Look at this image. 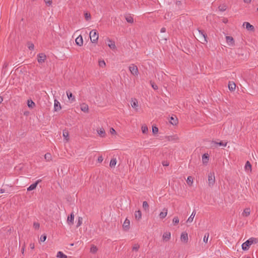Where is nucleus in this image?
<instances>
[{"mask_svg":"<svg viewBox=\"0 0 258 258\" xmlns=\"http://www.w3.org/2000/svg\"><path fill=\"white\" fill-rule=\"evenodd\" d=\"M253 244L252 239H248L242 244V248L243 250H247L249 249L250 246Z\"/></svg>","mask_w":258,"mask_h":258,"instance_id":"obj_6","label":"nucleus"},{"mask_svg":"<svg viewBox=\"0 0 258 258\" xmlns=\"http://www.w3.org/2000/svg\"><path fill=\"white\" fill-rule=\"evenodd\" d=\"M138 248H139V246H135L133 247V249L134 250L137 251L138 250Z\"/></svg>","mask_w":258,"mask_h":258,"instance_id":"obj_57","label":"nucleus"},{"mask_svg":"<svg viewBox=\"0 0 258 258\" xmlns=\"http://www.w3.org/2000/svg\"><path fill=\"white\" fill-rule=\"evenodd\" d=\"M90 40L93 43H97L99 39V33L97 30L93 29L89 33Z\"/></svg>","mask_w":258,"mask_h":258,"instance_id":"obj_1","label":"nucleus"},{"mask_svg":"<svg viewBox=\"0 0 258 258\" xmlns=\"http://www.w3.org/2000/svg\"><path fill=\"white\" fill-rule=\"evenodd\" d=\"M45 5L47 7H50L52 4V0H44Z\"/></svg>","mask_w":258,"mask_h":258,"instance_id":"obj_42","label":"nucleus"},{"mask_svg":"<svg viewBox=\"0 0 258 258\" xmlns=\"http://www.w3.org/2000/svg\"><path fill=\"white\" fill-rule=\"evenodd\" d=\"M173 223L174 224H177L179 223V219L177 217H174L173 219Z\"/></svg>","mask_w":258,"mask_h":258,"instance_id":"obj_50","label":"nucleus"},{"mask_svg":"<svg viewBox=\"0 0 258 258\" xmlns=\"http://www.w3.org/2000/svg\"><path fill=\"white\" fill-rule=\"evenodd\" d=\"M168 119L169 122L173 125H176L178 123V118L175 115H172Z\"/></svg>","mask_w":258,"mask_h":258,"instance_id":"obj_10","label":"nucleus"},{"mask_svg":"<svg viewBox=\"0 0 258 258\" xmlns=\"http://www.w3.org/2000/svg\"><path fill=\"white\" fill-rule=\"evenodd\" d=\"M83 37L81 35L75 39L76 44L79 46H82L83 45Z\"/></svg>","mask_w":258,"mask_h":258,"instance_id":"obj_15","label":"nucleus"},{"mask_svg":"<svg viewBox=\"0 0 258 258\" xmlns=\"http://www.w3.org/2000/svg\"><path fill=\"white\" fill-rule=\"evenodd\" d=\"M209 236V233H206L204 237V238H203V240H204V242H205V243L208 242Z\"/></svg>","mask_w":258,"mask_h":258,"instance_id":"obj_45","label":"nucleus"},{"mask_svg":"<svg viewBox=\"0 0 258 258\" xmlns=\"http://www.w3.org/2000/svg\"><path fill=\"white\" fill-rule=\"evenodd\" d=\"M117 163L116 159H112L110 160L109 165L111 167H115Z\"/></svg>","mask_w":258,"mask_h":258,"instance_id":"obj_40","label":"nucleus"},{"mask_svg":"<svg viewBox=\"0 0 258 258\" xmlns=\"http://www.w3.org/2000/svg\"><path fill=\"white\" fill-rule=\"evenodd\" d=\"M181 2H180V1H176V5H181Z\"/></svg>","mask_w":258,"mask_h":258,"instance_id":"obj_59","label":"nucleus"},{"mask_svg":"<svg viewBox=\"0 0 258 258\" xmlns=\"http://www.w3.org/2000/svg\"><path fill=\"white\" fill-rule=\"evenodd\" d=\"M98 65L100 68H105L106 67V63L103 59H99L98 61Z\"/></svg>","mask_w":258,"mask_h":258,"instance_id":"obj_35","label":"nucleus"},{"mask_svg":"<svg viewBox=\"0 0 258 258\" xmlns=\"http://www.w3.org/2000/svg\"><path fill=\"white\" fill-rule=\"evenodd\" d=\"M218 9H219V11H220L221 12H224V11H225L226 10V6H224V5L220 6L218 7Z\"/></svg>","mask_w":258,"mask_h":258,"instance_id":"obj_47","label":"nucleus"},{"mask_svg":"<svg viewBox=\"0 0 258 258\" xmlns=\"http://www.w3.org/2000/svg\"><path fill=\"white\" fill-rule=\"evenodd\" d=\"M128 70L133 76L135 77L138 76L139 72L137 66L134 64H131L128 67Z\"/></svg>","mask_w":258,"mask_h":258,"instance_id":"obj_4","label":"nucleus"},{"mask_svg":"<svg viewBox=\"0 0 258 258\" xmlns=\"http://www.w3.org/2000/svg\"><path fill=\"white\" fill-rule=\"evenodd\" d=\"M199 35H198L199 41L203 44L208 42L207 35L204 30L198 29Z\"/></svg>","mask_w":258,"mask_h":258,"instance_id":"obj_3","label":"nucleus"},{"mask_svg":"<svg viewBox=\"0 0 258 258\" xmlns=\"http://www.w3.org/2000/svg\"><path fill=\"white\" fill-rule=\"evenodd\" d=\"M84 17L87 21H89L91 19V16L89 13L86 12L84 14Z\"/></svg>","mask_w":258,"mask_h":258,"instance_id":"obj_38","label":"nucleus"},{"mask_svg":"<svg viewBox=\"0 0 258 258\" xmlns=\"http://www.w3.org/2000/svg\"><path fill=\"white\" fill-rule=\"evenodd\" d=\"M30 247L32 249H33L35 248V245L34 243H31L30 244Z\"/></svg>","mask_w":258,"mask_h":258,"instance_id":"obj_56","label":"nucleus"},{"mask_svg":"<svg viewBox=\"0 0 258 258\" xmlns=\"http://www.w3.org/2000/svg\"><path fill=\"white\" fill-rule=\"evenodd\" d=\"M151 85H152V88L154 90H156L158 89L157 86L156 84H155L154 83H151Z\"/></svg>","mask_w":258,"mask_h":258,"instance_id":"obj_52","label":"nucleus"},{"mask_svg":"<svg viewBox=\"0 0 258 258\" xmlns=\"http://www.w3.org/2000/svg\"><path fill=\"white\" fill-rule=\"evenodd\" d=\"M44 159L46 161H50L52 160V156L49 153H47L44 155Z\"/></svg>","mask_w":258,"mask_h":258,"instance_id":"obj_33","label":"nucleus"},{"mask_svg":"<svg viewBox=\"0 0 258 258\" xmlns=\"http://www.w3.org/2000/svg\"><path fill=\"white\" fill-rule=\"evenodd\" d=\"M3 98L0 96V104L3 102Z\"/></svg>","mask_w":258,"mask_h":258,"instance_id":"obj_61","label":"nucleus"},{"mask_svg":"<svg viewBox=\"0 0 258 258\" xmlns=\"http://www.w3.org/2000/svg\"><path fill=\"white\" fill-rule=\"evenodd\" d=\"M209 156L208 154H204L202 156V160L204 164L207 163L209 161Z\"/></svg>","mask_w":258,"mask_h":258,"instance_id":"obj_30","label":"nucleus"},{"mask_svg":"<svg viewBox=\"0 0 258 258\" xmlns=\"http://www.w3.org/2000/svg\"><path fill=\"white\" fill-rule=\"evenodd\" d=\"M98 248L96 246L94 245H92L90 248V252L93 254H95L98 251Z\"/></svg>","mask_w":258,"mask_h":258,"instance_id":"obj_29","label":"nucleus"},{"mask_svg":"<svg viewBox=\"0 0 258 258\" xmlns=\"http://www.w3.org/2000/svg\"><path fill=\"white\" fill-rule=\"evenodd\" d=\"M27 105L29 108L33 109L35 107L36 104L32 100L29 99L27 100Z\"/></svg>","mask_w":258,"mask_h":258,"instance_id":"obj_27","label":"nucleus"},{"mask_svg":"<svg viewBox=\"0 0 258 258\" xmlns=\"http://www.w3.org/2000/svg\"><path fill=\"white\" fill-rule=\"evenodd\" d=\"M244 2L247 4H249L251 2V0H243Z\"/></svg>","mask_w":258,"mask_h":258,"instance_id":"obj_58","label":"nucleus"},{"mask_svg":"<svg viewBox=\"0 0 258 258\" xmlns=\"http://www.w3.org/2000/svg\"><path fill=\"white\" fill-rule=\"evenodd\" d=\"M105 44L112 51H115L117 50V46L114 40L107 37L105 39Z\"/></svg>","mask_w":258,"mask_h":258,"instance_id":"obj_2","label":"nucleus"},{"mask_svg":"<svg viewBox=\"0 0 258 258\" xmlns=\"http://www.w3.org/2000/svg\"><path fill=\"white\" fill-rule=\"evenodd\" d=\"M226 40L229 46H233L234 45V40L232 37L229 36H226Z\"/></svg>","mask_w":258,"mask_h":258,"instance_id":"obj_14","label":"nucleus"},{"mask_svg":"<svg viewBox=\"0 0 258 258\" xmlns=\"http://www.w3.org/2000/svg\"><path fill=\"white\" fill-rule=\"evenodd\" d=\"M46 236L45 235H42L40 238V241L42 242L45 241L46 240Z\"/></svg>","mask_w":258,"mask_h":258,"instance_id":"obj_49","label":"nucleus"},{"mask_svg":"<svg viewBox=\"0 0 258 258\" xmlns=\"http://www.w3.org/2000/svg\"><path fill=\"white\" fill-rule=\"evenodd\" d=\"M171 237V233L170 232H166L162 235V239L164 241H168Z\"/></svg>","mask_w":258,"mask_h":258,"instance_id":"obj_21","label":"nucleus"},{"mask_svg":"<svg viewBox=\"0 0 258 258\" xmlns=\"http://www.w3.org/2000/svg\"><path fill=\"white\" fill-rule=\"evenodd\" d=\"M109 133L111 135H113V136H116L117 135V133L115 131V130L111 127L110 128L109 130Z\"/></svg>","mask_w":258,"mask_h":258,"instance_id":"obj_44","label":"nucleus"},{"mask_svg":"<svg viewBox=\"0 0 258 258\" xmlns=\"http://www.w3.org/2000/svg\"><path fill=\"white\" fill-rule=\"evenodd\" d=\"M135 218L137 221H140L142 218V213L140 210H138L135 212Z\"/></svg>","mask_w":258,"mask_h":258,"instance_id":"obj_25","label":"nucleus"},{"mask_svg":"<svg viewBox=\"0 0 258 258\" xmlns=\"http://www.w3.org/2000/svg\"><path fill=\"white\" fill-rule=\"evenodd\" d=\"M245 169L246 170H251V165L249 161H247L245 165Z\"/></svg>","mask_w":258,"mask_h":258,"instance_id":"obj_39","label":"nucleus"},{"mask_svg":"<svg viewBox=\"0 0 258 258\" xmlns=\"http://www.w3.org/2000/svg\"><path fill=\"white\" fill-rule=\"evenodd\" d=\"M158 132V128L155 126L153 125L152 126V133L153 134H156Z\"/></svg>","mask_w":258,"mask_h":258,"instance_id":"obj_43","label":"nucleus"},{"mask_svg":"<svg viewBox=\"0 0 258 258\" xmlns=\"http://www.w3.org/2000/svg\"><path fill=\"white\" fill-rule=\"evenodd\" d=\"M103 160V158L102 156H99L97 159V161L99 163H101Z\"/></svg>","mask_w":258,"mask_h":258,"instance_id":"obj_51","label":"nucleus"},{"mask_svg":"<svg viewBox=\"0 0 258 258\" xmlns=\"http://www.w3.org/2000/svg\"><path fill=\"white\" fill-rule=\"evenodd\" d=\"M56 257L57 258H67V255L62 252L59 251L57 252Z\"/></svg>","mask_w":258,"mask_h":258,"instance_id":"obj_34","label":"nucleus"},{"mask_svg":"<svg viewBox=\"0 0 258 258\" xmlns=\"http://www.w3.org/2000/svg\"><path fill=\"white\" fill-rule=\"evenodd\" d=\"M243 26H245L246 29L250 31H254V27L248 22H244L243 24Z\"/></svg>","mask_w":258,"mask_h":258,"instance_id":"obj_26","label":"nucleus"},{"mask_svg":"<svg viewBox=\"0 0 258 258\" xmlns=\"http://www.w3.org/2000/svg\"><path fill=\"white\" fill-rule=\"evenodd\" d=\"M143 208L145 212H148L149 210V206L146 201L143 203Z\"/></svg>","mask_w":258,"mask_h":258,"instance_id":"obj_32","label":"nucleus"},{"mask_svg":"<svg viewBox=\"0 0 258 258\" xmlns=\"http://www.w3.org/2000/svg\"><path fill=\"white\" fill-rule=\"evenodd\" d=\"M80 109L84 113H87L89 112V106L85 103L80 104Z\"/></svg>","mask_w":258,"mask_h":258,"instance_id":"obj_13","label":"nucleus"},{"mask_svg":"<svg viewBox=\"0 0 258 258\" xmlns=\"http://www.w3.org/2000/svg\"><path fill=\"white\" fill-rule=\"evenodd\" d=\"M236 85L233 82H229L228 84V88L230 91H233L235 89Z\"/></svg>","mask_w":258,"mask_h":258,"instance_id":"obj_28","label":"nucleus"},{"mask_svg":"<svg viewBox=\"0 0 258 258\" xmlns=\"http://www.w3.org/2000/svg\"><path fill=\"white\" fill-rule=\"evenodd\" d=\"M4 190L3 189H0V193H4Z\"/></svg>","mask_w":258,"mask_h":258,"instance_id":"obj_63","label":"nucleus"},{"mask_svg":"<svg viewBox=\"0 0 258 258\" xmlns=\"http://www.w3.org/2000/svg\"><path fill=\"white\" fill-rule=\"evenodd\" d=\"M250 209L249 208H246L244 211H243V213H242L243 215L245 216V217H247L248 216H249L250 215Z\"/></svg>","mask_w":258,"mask_h":258,"instance_id":"obj_37","label":"nucleus"},{"mask_svg":"<svg viewBox=\"0 0 258 258\" xmlns=\"http://www.w3.org/2000/svg\"><path fill=\"white\" fill-rule=\"evenodd\" d=\"M215 182V177L214 173L210 172L208 174V184L210 186H212Z\"/></svg>","mask_w":258,"mask_h":258,"instance_id":"obj_7","label":"nucleus"},{"mask_svg":"<svg viewBox=\"0 0 258 258\" xmlns=\"http://www.w3.org/2000/svg\"><path fill=\"white\" fill-rule=\"evenodd\" d=\"M167 214V210L166 209H162V219L165 218Z\"/></svg>","mask_w":258,"mask_h":258,"instance_id":"obj_46","label":"nucleus"},{"mask_svg":"<svg viewBox=\"0 0 258 258\" xmlns=\"http://www.w3.org/2000/svg\"><path fill=\"white\" fill-rule=\"evenodd\" d=\"M41 181L40 180H37L35 183L32 184L31 185H30L27 189V191H31V190H34L38 184Z\"/></svg>","mask_w":258,"mask_h":258,"instance_id":"obj_18","label":"nucleus"},{"mask_svg":"<svg viewBox=\"0 0 258 258\" xmlns=\"http://www.w3.org/2000/svg\"><path fill=\"white\" fill-rule=\"evenodd\" d=\"M141 131L144 135H147L149 133V128L146 124H143L141 125Z\"/></svg>","mask_w":258,"mask_h":258,"instance_id":"obj_20","label":"nucleus"},{"mask_svg":"<svg viewBox=\"0 0 258 258\" xmlns=\"http://www.w3.org/2000/svg\"><path fill=\"white\" fill-rule=\"evenodd\" d=\"M46 59V55L43 53L39 54L37 56V60L39 63H43Z\"/></svg>","mask_w":258,"mask_h":258,"instance_id":"obj_16","label":"nucleus"},{"mask_svg":"<svg viewBox=\"0 0 258 258\" xmlns=\"http://www.w3.org/2000/svg\"><path fill=\"white\" fill-rule=\"evenodd\" d=\"M125 20L129 23L133 24L134 22L133 16L131 15H127L125 17Z\"/></svg>","mask_w":258,"mask_h":258,"instance_id":"obj_31","label":"nucleus"},{"mask_svg":"<svg viewBox=\"0 0 258 258\" xmlns=\"http://www.w3.org/2000/svg\"><path fill=\"white\" fill-rule=\"evenodd\" d=\"M186 182H187V183L189 185H191L193 182V178L191 176H188L187 177V179L186 180Z\"/></svg>","mask_w":258,"mask_h":258,"instance_id":"obj_41","label":"nucleus"},{"mask_svg":"<svg viewBox=\"0 0 258 258\" xmlns=\"http://www.w3.org/2000/svg\"><path fill=\"white\" fill-rule=\"evenodd\" d=\"M165 139L168 141H175L178 139V138L177 136V135H173L170 136H166L165 137Z\"/></svg>","mask_w":258,"mask_h":258,"instance_id":"obj_24","label":"nucleus"},{"mask_svg":"<svg viewBox=\"0 0 258 258\" xmlns=\"http://www.w3.org/2000/svg\"><path fill=\"white\" fill-rule=\"evenodd\" d=\"M169 162L167 161L166 162H162V165L165 166H167L169 165Z\"/></svg>","mask_w":258,"mask_h":258,"instance_id":"obj_54","label":"nucleus"},{"mask_svg":"<svg viewBox=\"0 0 258 258\" xmlns=\"http://www.w3.org/2000/svg\"><path fill=\"white\" fill-rule=\"evenodd\" d=\"M97 132L98 135L101 137H105L106 136V133L104 129L102 127L98 128L97 130Z\"/></svg>","mask_w":258,"mask_h":258,"instance_id":"obj_19","label":"nucleus"},{"mask_svg":"<svg viewBox=\"0 0 258 258\" xmlns=\"http://www.w3.org/2000/svg\"><path fill=\"white\" fill-rule=\"evenodd\" d=\"M24 248H23L22 250V253L24 252Z\"/></svg>","mask_w":258,"mask_h":258,"instance_id":"obj_64","label":"nucleus"},{"mask_svg":"<svg viewBox=\"0 0 258 258\" xmlns=\"http://www.w3.org/2000/svg\"><path fill=\"white\" fill-rule=\"evenodd\" d=\"M180 239L182 241L187 243L188 241V235L185 232L182 233L180 236Z\"/></svg>","mask_w":258,"mask_h":258,"instance_id":"obj_23","label":"nucleus"},{"mask_svg":"<svg viewBox=\"0 0 258 258\" xmlns=\"http://www.w3.org/2000/svg\"><path fill=\"white\" fill-rule=\"evenodd\" d=\"M82 222H83L82 218L79 217V219H78V223H77V226L78 227L80 226L82 224Z\"/></svg>","mask_w":258,"mask_h":258,"instance_id":"obj_48","label":"nucleus"},{"mask_svg":"<svg viewBox=\"0 0 258 258\" xmlns=\"http://www.w3.org/2000/svg\"><path fill=\"white\" fill-rule=\"evenodd\" d=\"M54 111L58 112L61 110L62 109L61 105L60 103L57 99L54 100Z\"/></svg>","mask_w":258,"mask_h":258,"instance_id":"obj_8","label":"nucleus"},{"mask_svg":"<svg viewBox=\"0 0 258 258\" xmlns=\"http://www.w3.org/2000/svg\"><path fill=\"white\" fill-rule=\"evenodd\" d=\"M224 23H226L228 22V20L227 19H224L223 21Z\"/></svg>","mask_w":258,"mask_h":258,"instance_id":"obj_60","label":"nucleus"},{"mask_svg":"<svg viewBox=\"0 0 258 258\" xmlns=\"http://www.w3.org/2000/svg\"><path fill=\"white\" fill-rule=\"evenodd\" d=\"M249 239H252L253 243H255L257 242V239L255 238L251 237V238H250Z\"/></svg>","mask_w":258,"mask_h":258,"instance_id":"obj_55","label":"nucleus"},{"mask_svg":"<svg viewBox=\"0 0 258 258\" xmlns=\"http://www.w3.org/2000/svg\"><path fill=\"white\" fill-rule=\"evenodd\" d=\"M130 227V221L127 218H126L123 222L122 227L123 229L127 231L129 230Z\"/></svg>","mask_w":258,"mask_h":258,"instance_id":"obj_11","label":"nucleus"},{"mask_svg":"<svg viewBox=\"0 0 258 258\" xmlns=\"http://www.w3.org/2000/svg\"><path fill=\"white\" fill-rule=\"evenodd\" d=\"M74 215L73 213H72L70 216H68L67 219V223L69 225H72L74 224Z\"/></svg>","mask_w":258,"mask_h":258,"instance_id":"obj_22","label":"nucleus"},{"mask_svg":"<svg viewBox=\"0 0 258 258\" xmlns=\"http://www.w3.org/2000/svg\"><path fill=\"white\" fill-rule=\"evenodd\" d=\"M67 95L68 97V99L70 100L71 102H73L75 101L76 98L75 96H74L72 94V93L69 91H67L66 92Z\"/></svg>","mask_w":258,"mask_h":258,"instance_id":"obj_17","label":"nucleus"},{"mask_svg":"<svg viewBox=\"0 0 258 258\" xmlns=\"http://www.w3.org/2000/svg\"><path fill=\"white\" fill-rule=\"evenodd\" d=\"M227 145V143H224L222 141H221L220 142H217L216 141H212L211 143V148H217L218 145H219L220 146H224L225 147Z\"/></svg>","mask_w":258,"mask_h":258,"instance_id":"obj_9","label":"nucleus"},{"mask_svg":"<svg viewBox=\"0 0 258 258\" xmlns=\"http://www.w3.org/2000/svg\"><path fill=\"white\" fill-rule=\"evenodd\" d=\"M62 136L65 142H68L70 141V136L68 131L64 130L62 132Z\"/></svg>","mask_w":258,"mask_h":258,"instance_id":"obj_12","label":"nucleus"},{"mask_svg":"<svg viewBox=\"0 0 258 258\" xmlns=\"http://www.w3.org/2000/svg\"><path fill=\"white\" fill-rule=\"evenodd\" d=\"M34 44H32V43H30L28 45V48L30 49H34Z\"/></svg>","mask_w":258,"mask_h":258,"instance_id":"obj_53","label":"nucleus"},{"mask_svg":"<svg viewBox=\"0 0 258 258\" xmlns=\"http://www.w3.org/2000/svg\"><path fill=\"white\" fill-rule=\"evenodd\" d=\"M166 31V29L164 27H162V33L165 32Z\"/></svg>","mask_w":258,"mask_h":258,"instance_id":"obj_62","label":"nucleus"},{"mask_svg":"<svg viewBox=\"0 0 258 258\" xmlns=\"http://www.w3.org/2000/svg\"><path fill=\"white\" fill-rule=\"evenodd\" d=\"M131 105L132 107L135 110V111L137 112L139 109V104L138 101L135 99L133 98L131 100Z\"/></svg>","mask_w":258,"mask_h":258,"instance_id":"obj_5","label":"nucleus"},{"mask_svg":"<svg viewBox=\"0 0 258 258\" xmlns=\"http://www.w3.org/2000/svg\"><path fill=\"white\" fill-rule=\"evenodd\" d=\"M196 212L195 210H194L193 211V212L192 213L191 215L190 216V217L187 219V223H191L193 221V219L196 215Z\"/></svg>","mask_w":258,"mask_h":258,"instance_id":"obj_36","label":"nucleus"}]
</instances>
